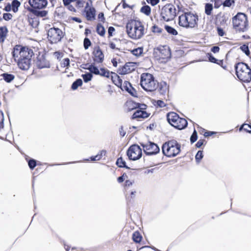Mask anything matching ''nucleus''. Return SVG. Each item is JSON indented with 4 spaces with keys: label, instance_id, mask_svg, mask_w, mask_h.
Instances as JSON below:
<instances>
[{
    "label": "nucleus",
    "instance_id": "nucleus-1",
    "mask_svg": "<svg viewBox=\"0 0 251 251\" xmlns=\"http://www.w3.org/2000/svg\"><path fill=\"white\" fill-rule=\"evenodd\" d=\"M64 6L71 12L75 13L78 10H81V14L87 21L96 20V9L93 6L92 0L86 2L84 0H62Z\"/></svg>",
    "mask_w": 251,
    "mask_h": 251
},
{
    "label": "nucleus",
    "instance_id": "nucleus-2",
    "mask_svg": "<svg viewBox=\"0 0 251 251\" xmlns=\"http://www.w3.org/2000/svg\"><path fill=\"white\" fill-rule=\"evenodd\" d=\"M12 53L20 69L27 70L29 68L31 58L34 54L32 50L21 45H16L13 48Z\"/></svg>",
    "mask_w": 251,
    "mask_h": 251
},
{
    "label": "nucleus",
    "instance_id": "nucleus-3",
    "mask_svg": "<svg viewBox=\"0 0 251 251\" xmlns=\"http://www.w3.org/2000/svg\"><path fill=\"white\" fill-rule=\"evenodd\" d=\"M126 32L130 39L137 40L142 38L147 32L144 23L138 20L131 19L126 24Z\"/></svg>",
    "mask_w": 251,
    "mask_h": 251
},
{
    "label": "nucleus",
    "instance_id": "nucleus-4",
    "mask_svg": "<svg viewBox=\"0 0 251 251\" xmlns=\"http://www.w3.org/2000/svg\"><path fill=\"white\" fill-rule=\"evenodd\" d=\"M198 16L191 12H184L178 17V25L186 28H193L198 26Z\"/></svg>",
    "mask_w": 251,
    "mask_h": 251
},
{
    "label": "nucleus",
    "instance_id": "nucleus-5",
    "mask_svg": "<svg viewBox=\"0 0 251 251\" xmlns=\"http://www.w3.org/2000/svg\"><path fill=\"white\" fill-rule=\"evenodd\" d=\"M140 85L142 88L147 92L155 91L158 87V82L155 79L152 74L143 73L140 77Z\"/></svg>",
    "mask_w": 251,
    "mask_h": 251
},
{
    "label": "nucleus",
    "instance_id": "nucleus-6",
    "mask_svg": "<svg viewBox=\"0 0 251 251\" xmlns=\"http://www.w3.org/2000/svg\"><path fill=\"white\" fill-rule=\"evenodd\" d=\"M181 145L175 140H171L164 143L162 147V152L168 157L176 156L180 152Z\"/></svg>",
    "mask_w": 251,
    "mask_h": 251
},
{
    "label": "nucleus",
    "instance_id": "nucleus-7",
    "mask_svg": "<svg viewBox=\"0 0 251 251\" xmlns=\"http://www.w3.org/2000/svg\"><path fill=\"white\" fill-rule=\"evenodd\" d=\"M234 68L238 78L244 82L251 81V69L243 62H239L235 64Z\"/></svg>",
    "mask_w": 251,
    "mask_h": 251
},
{
    "label": "nucleus",
    "instance_id": "nucleus-8",
    "mask_svg": "<svg viewBox=\"0 0 251 251\" xmlns=\"http://www.w3.org/2000/svg\"><path fill=\"white\" fill-rule=\"evenodd\" d=\"M168 123L175 128L181 130L185 128L188 125L187 120L181 118L176 112H170L167 115Z\"/></svg>",
    "mask_w": 251,
    "mask_h": 251
},
{
    "label": "nucleus",
    "instance_id": "nucleus-9",
    "mask_svg": "<svg viewBox=\"0 0 251 251\" xmlns=\"http://www.w3.org/2000/svg\"><path fill=\"white\" fill-rule=\"evenodd\" d=\"M234 29L239 32H244L248 28V21L247 16L242 13H238L232 20Z\"/></svg>",
    "mask_w": 251,
    "mask_h": 251
},
{
    "label": "nucleus",
    "instance_id": "nucleus-10",
    "mask_svg": "<svg viewBox=\"0 0 251 251\" xmlns=\"http://www.w3.org/2000/svg\"><path fill=\"white\" fill-rule=\"evenodd\" d=\"M176 16V10L175 6L172 4H166L160 10V19L164 21H171L174 20Z\"/></svg>",
    "mask_w": 251,
    "mask_h": 251
},
{
    "label": "nucleus",
    "instance_id": "nucleus-11",
    "mask_svg": "<svg viewBox=\"0 0 251 251\" xmlns=\"http://www.w3.org/2000/svg\"><path fill=\"white\" fill-rule=\"evenodd\" d=\"M171 56V50L167 46H159L154 49V57L161 62H167L170 58Z\"/></svg>",
    "mask_w": 251,
    "mask_h": 251
},
{
    "label": "nucleus",
    "instance_id": "nucleus-12",
    "mask_svg": "<svg viewBox=\"0 0 251 251\" xmlns=\"http://www.w3.org/2000/svg\"><path fill=\"white\" fill-rule=\"evenodd\" d=\"M64 34L60 28L52 27L48 30V38L51 43H57L61 40Z\"/></svg>",
    "mask_w": 251,
    "mask_h": 251
},
{
    "label": "nucleus",
    "instance_id": "nucleus-13",
    "mask_svg": "<svg viewBox=\"0 0 251 251\" xmlns=\"http://www.w3.org/2000/svg\"><path fill=\"white\" fill-rule=\"evenodd\" d=\"M126 154L129 160H138L142 156V149L137 145H132L127 150Z\"/></svg>",
    "mask_w": 251,
    "mask_h": 251
},
{
    "label": "nucleus",
    "instance_id": "nucleus-14",
    "mask_svg": "<svg viewBox=\"0 0 251 251\" xmlns=\"http://www.w3.org/2000/svg\"><path fill=\"white\" fill-rule=\"evenodd\" d=\"M147 107L146 104L141 103L132 114L131 119L139 120L148 118L150 116V113L146 111Z\"/></svg>",
    "mask_w": 251,
    "mask_h": 251
},
{
    "label": "nucleus",
    "instance_id": "nucleus-15",
    "mask_svg": "<svg viewBox=\"0 0 251 251\" xmlns=\"http://www.w3.org/2000/svg\"><path fill=\"white\" fill-rule=\"evenodd\" d=\"M144 152L147 155L156 154L159 152L160 149L157 144L149 142L146 144L140 143Z\"/></svg>",
    "mask_w": 251,
    "mask_h": 251
},
{
    "label": "nucleus",
    "instance_id": "nucleus-16",
    "mask_svg": "<svg viewBox=\"0 0 251 251\" xmlns=\"http://www.w3.org/2000/svg\"><path fill=\"white\" fill-rule=\"evenodd\" d=\"M92 54L94 64L103 62L104 54L99 46H95L94 48Z\"/></svg>",
    "mask_w": 251,
    "mask_h": 251
},
{
    "label": "nucleus",
    "instance_id": "nucleus-17",
    "mask_svg": "<svg viewBox=\"0 0 251 251\" xmlns=\"http://www.w3.org/2000/svg\"><path fill=\"white\" fill-rule=\"evenodd\" d=\"M135 70V65L133 62H127L118 69V72L121 75L129 74Z\"/></svg>",
    "mask_w": 251,
    "mask_h": 251
},
{
    "label": "nucleus",
    "instance_id": "nucleus-18",
    "mask_svg": "<svg viewBox=\"0 0 251 251\" xmlns=\"http://www.w3.org/2000/svg\"><path fill=\"white\" fill-rule=\"evenodd\" d=\"M27 18L29 25L32 27L35 28L38 25L39 22L36 13H34L30 10V12L27 15Z\"/></svg>",
    "mask_w": 251,
    "mask_h": 251
},
{
    "label": "nucleus",
    "instance_id": "nucleus-19",
    "mask_svg": "<svg viewBox=\"0 0 251 251\" xmlns=\"http://www.w3.org/2000/svg\"><path fill=\"white\" fill-rule=\"evenodd\" d=\"M47 0H29L30 5L34 9H42L47 5Z\"/></svg>",
    "mask_w": 251,
    "mask_h": 251
},
{
    "label": "nucleus",
    "instance_id": "nucleus-20",
    "mask_svg": "<svg viewBox=\"0 0 251 251\" xmlns=\"http://www.w3.org/2000/svg\"><path fill=\"white\" fill-rule=\"evenodd\" d=\"M141 103H138L132 100H128L124 104V107L125 109L128 111H131L136 110L139 106Z\"/></svg>",
    "mask_w": 251,
    "mask_h": 251
},
{
    "label": "nucleus",
    "instance_id": "nucleus-21",
    "mask_svg": "<svg viewBox=\"0 0 251 251\" xmlns=\"http://www.w3.org/2000/svg\"><path fill=\"white\" fill-rule=\"evenodd\" d=\"M228 20V17L226 14H219L216 17V25L219 24L221 26H226L227 25L226 22Z\"/></svg>",
    "mask_w": 251,
    "mask_h": 251
},
{
    "label": "nucleus",
    "instance_id": "nucleus-22",
    "mask_svg": "<svg viewBox=\"0 0 251 251\" xmlns=\"http://www.w3.org/2000/svg\"><path fill=\"white\" fill-rule=\"evenodd\" d=\"M122 87L123 89V91H126L132 96H134L137 94V91L136 90L132 87L131 83L127 81H125L124 82Z\"/></svg>",
    "mask_w": 251,
    "mask_h": 251
},
{
    "label": "nucleus",
    "instance_id": "nucleus-23",
    "mask_svg": "<svg viewBox=\"0 0 251 251\" xmlns=\"http://www.w3.org/2000/svg\"><path fill=\"white\" fill-rule=\"evenodd\" d=\"M111 80L112 82L116 85L118 87L121 88L122 90H123L122 87V79L120 78V77L115 73H112V74L110 76Z\"/></svg>",
    "mask_w": 251,
    "mask_h": 251
},
{
    "label": "nucleus",
    "instance_id": "nucleus-24",
    "mask_svg": "<svg viewBox=\"0 0 251 251\" xmlns=\"http://www.w3.org/2000/svg\"><path fill=\"white\" fill-rule=\"evenodd\" d=\"M36 65L38 68L43 69L49 68L50 66V63L45 58H41L37 60Z\"/></svg>",
    "mask_w": 251,
    "mask_h": 251
},
{
    "label": "nucleus",
    "instance_id": "nucleus-25",
    "mask_svg": "<svg viewBox=\"0 0 251 251\" xmlns=\"http://www.w3.org/2000/svg\"><path fill=\"white\" fill-rule=\"evenodd\" d=\"M8 29L5 26L0 27V43L4 42L8 34Z\"/></svg>",
    "mask_w": 251,
    "mask_h": 251
},
{
    "label": "nucleus",
    "instance_id": "nucleus-26",
    "mask_svg": "<svg viewBox=\"0 0 251 251\" xmlns=\"http://www.w3.org/2000/svg\"><path fill=\"white\" fill-rule=\"evenodd\" d=\"M106 154L105 150L100 151L96 155L91 156L90 159L92 161H99L105 157Z\"/></svg>",
    "mask_w": 251,
    "mask_h": 251
},
{
    "label": "nucleus",
    "instance_id": "nucleus-27",
    "mask_svg": "<svg viewBox=\"0 0 251 251\" xmlns=\"http://www.w3.org/2000/svg\"><path fill=\"white\" fill-rule=\"evenodd\" d=\"M96 30L98 35L100 37H105L106 31L104 27L102 25L101 23H98L96 27Z\"/></svg>",
    "mask_w": 251,
    "mask_h": 251
},
{
    "label": "nucleus",
    "instance_id": "nucleus-28",
    "mask_svg": "<svg viewBox=\"0 0 251 251\" xmlns=\"http://www.w3.org/2000/svg\"><path fill=\"white\" fill-rule=\"evenodd\" d=\"M144 48L138 47L130 50V52L134 56L139 57L143 55Z\"/></svg>",
    "mask_w": 251,
    "mask_h": 251
},
{
    "label": "nucleus",
    "instance_id": "nucleus-29",
    "mask_svg": "<svg viewBox=\"0 0 251 251\" xmlns=\"http://www.w3.org/2000/svg\"><path fill=\"white\" fill-rule=\"evenodd\" d=\"M143 237L139 231H136L133 233L132 239L135 243H140Z\"/></svg>",
    "mask_w": 251,
    "mask_h": 251
},
{
    "label": "nucleus",
    "instance_id": "nucleus-30",
    "mask_svg": "<svg viewBox=\"0 0 251 251\" xmlns=\"http://www.w3.org/2000/svg\"><path fill=\"white\" fill-rule=\"evenodd\" d=\"M159 93L161 94H164L168 90V87L166 82L162 81L158 82V87L157 89Z\"/></svg>",
    "mask_w": 251,
    "mask_h": 251
},
{
    "label": "nucleus",
    "instance_id": "nucleus-31",
    "mask_svg": "<svg viewBox=\"0 0 251 251\" xmlns=\"http://www.w3.org/2000/svg\"><path fill=\"white\" fill-rule=\"evenodd\" d=\"M3 79L7 83L11 82L15 79V75L8 73H3L0 75Z\"/></svg>",
    "mask_w": 251,
    "mask_h": 251
},
{
    "label": "nucleus",
    "instance_id": "nucleus-32",
    "mask_svg": "<svg viewBox=\"0 0 251 251\" xmlns=\"http://www.w3.org/2000/svg\"><path fill=\"white\" fill-rule=\"evenodd\" d=\"M216 28L217 34L219 36L224 37L226 35V32L225 29L226 26H222L218 24L217 25H216Z\"/></svg>",
    "mask_w": 251,
    "mask_h": 251
},
{
    "label": "nucleus",
    "instance_id": "nucleus-33",
    "mask_svg": "<svg viewBox=\"0 0 251 251\" xmlns=\"http://www.w3.org/2000/svg\"><path fill=\"white\" fill-rule=\"evenodd\" d=\"M100 74L99 75L101 76L106 77L107 78H109L112 74V72H110L107 69L104 68H101L100 70Z\"/></svg>",
    "mask_w": 251,
    "mask_h": 251
},
{
    "label": "nucleus",
    "instance_id": "nucleus-34",
    "mask_svg": "<svg viewBox=\"0 0 251 251\" xmlns=\"http://www.w3.org/2000/svg\"><path fill=\"white\" fill-rule=\"evenodd\" d=\"M116 164L120 168H126L127 169L129 168L126 166V161L122 157H120L117 159Z\"/></svg>",
    "mask_w": 251,
    "mask_h": 251
},
{
    "label": "nucleus",
    "instance_id": "nucleus-35",
    "mask_svg": "<svg viewBox=\"0 0 251 251\" xmlns=\"http://www.w3.org/2000/svg\"><path fill=\"white\" fill-rule=\"evenodd\" d=\"M26 160L27 161L28 166L31 170H33L36 166L41 165V163H37L36 160L34 159H29L27 160L26 158Z\"/></svg>",
    "mask_w": 251,
    "mask_h": 251
},
{
    "label": "nucleus",
    "instance_id": "nucleus-36",
    "mask_svg": "<svg viewBox=\"0 0 251 251\" xmlns=\"http://www.w3.org/2000/svg\"><path fill=\"white\" fill-rule=\"evenodd\" d=\"M140 12L146 16H150L151 14V8L149 5H145L141 7Z\"/></svg>",
    "mask_w": 251,
    "mask_h": 251
},
{
    "label": "nucleus",
    "instance_id": "nucleus-37",
    "mask_svg": "<svg viewBox=\"0 0 251 251\" xmlns=\"http://www.w3.org/2000/svg\"><path fill=\"white\" fill-rule=\"evenodd\" d=\"M163 29L156 25H154L151 27V31L154 34H160L163 31Z\"/></svg>",
    "mask_w": 251,
    "mask_h": 251
},
{
    "label": "nucleus",
    "instance_id": "nucleus-38",
    "mask_svg": "<svg viewBox=\"0 0 251 251\" xmlns=\"http://www.w3.org/2000/svg\"><path fill=\"white\" fill-rule=\"evenodd\" d=\"M165 29L168 33L173 35H176L178 34V32L176 29L168 25H165Z\"/></svg>",
    "mask_w": 251,
    "mask_h": 251
},
{
    "label": "nucleus",
    "instance_id": "nucleus-39",
    "mask_svg": "<svg viewBox=\"0 0 251 251\" xmlns=\"http://www.w3.org/2000/svg\"><path fill=\"white\" fill-rule=\"evenodd\" d=\"M82 85V81L80 78L77 79L74 81L71 86L72 90H76L79 86H81Z\"/></svg>",
    "mask_w": 251,
    "mask_h": 251
},
{
    "label": "nucleus",
    "instance_id": "nucleus-40",
    "mask_svg": "<svg viewBox=\"0 0 251 251\" xmlns=\"http://www.w3.org/2000/svg\"><path fill=\"white\" fill-rule=\"evenodd\" d=\"M21 3L18 0H13L12 2L11 6L12 10L14 12H16L18 10V7L20 6Z\"/></svg>",
    "mask_w": 251,
    "mask_h": 251
},
{
    "label": "nucleus",
    "instance_id": "nucleus-41",
    "mask_svg": "<svg viewBox=\"0 0 251 251\" xmlns=\"http://www.w3.org/2000/svg\"><path fill=\"white\" fill-rule=\"evenodd\" d=\"M88 70L91 74H94L96 75H99L100 74V70H99L98 67L95 66L94 64H91L88 68Z\"/></svg>",
    "mask_w": 251,
    "mask_h": 251
},
{
    "label": "nucleus",
    "instance_id": "nucleus-42",
    "mask_svg": "<svg viewBox=\"0 0 251 251\" xmlns=\"http://www.w3.org/2000/svg\"><path fill=\"white\" fill-rule=\"evenodd\" d=\"M213 10V5L211 3H206L205 5V13L207 15H211Z\"/></svg>",
    "mask_w": 251,
    "mask_h": 251
},
{
    "label": "nucleus",
    "instance_id": "nucleus-43",
    "mask_svg": "<svg viewBox=\"0 0 251 251\" xmlns=\"http://www.w3.org/2000/svg\"><path fill=\"white\" fill-rule=\"evenodd\" d=\"M244 130L245 131L249 133L251 132V125L248 124H244L239 128V131Z\"/></svg>",
    "mask_w": 251,
    "mask_h": 251
},
{
    "label": "nucleus",
    "instance_id": "nucleus-44",
    "mask_svg": "<svg viewBox=\"0 0 251 251\" xmlns=\"http://www.w3.org/2000/svg\"><path fill=\"white\" fill-rule=\"evenodd\" d=\"M82 77L85 82H88V81H90L92 79L93 77V75L91 73H88L82 75Z\"/></svg>",
    "mask_w": 251,
    "mask_h": 251
},
{
    "label": "nucleus",
    "instance_id": "nucleus-45",
    "mask_svg": "<svg viewBox=\"0 0 251 251\" xmlns=\"http://www.w3.org/2000/svg\"><path fill=\"white\" fill-rule=\"evenodd\" d=\"M135 191L131 192L129 196L126 197V200L127 204H129L133 201L135 199Z\"/></svg>",
    "mask_w": 251,
    "mask_h": 251
},
{
    "label": "nucleus",
    "instance_id": "nucleus-46",
    "mask_svg": "<svg viewBox=\"0 0 251 251\" xmlns=\"http://www.w3.org/2000/svg\"><path fill=\"white\" fill-rule=\"evenodd\" d=\"M203 151H199L195 156V160L198 163L201 162V159L203 158Z\"/></svg>",
    "mask_w": 251,
    "mask_h": 251
},
{
    "label": "nucleus",
    "instance_id": "nucleus-47",
    "mask_svg": "<svg viewBox=\"0 0 251 251\" xmlns=\"http://www.w3.org/2000/svg\"><path fill=\"white\" fill-rule=\"evenodd\" d=\"M92 43L90 39L88 38H85L83 41V46L85 50H87L91 46Z\"/></svg>",
    "mask_w": 251,
    "mask_h": 251
},
{
    "label": "nucleus",
    "instance_id": "nucleus-48",
    "mask_svg": "<svg viewBox=\"0 0 251 251\" xmlns=\"http://www.w3.org/2000/svg\"><path fill=\"white\" fill-rule=\"evenodd\" d=\"M31 11L32 12H33L34 13H36V14L37 15V17L38 18L39 16L41 17H45L47 14V12L45 10L41 11H37L36 10H34L33 9H31Z\"/></svg>",
    "mask_w": 251,
    "mask_h": 251
},
{
    "label": "nucleus",
    "instance_id": "nucleus-49",
    "mask_svg": "<svg viewBox=\"0 0 251 251\" xmlns=\"http://www.w3.org/2000/svg\"><path fill=\"white\" fill-rule=\"evenodd\" d=\"M241 50L244 52L246 55H249L250 53L249 47L248 45L244 44L240 48Z\"/></svg>",
    "mask_w": 251,
    "mask_h": 251
},
{
    "label": "nucleus",
    "instance_id": "nucleus-50",
    "mask_svg": "<svg viewBox=\"0 0 251 251\" xmlns=\"http://www.w3.org/2000/svg\"><path fill=\"white\" fill-rule=\"evenodd\" d=\"M198 139V136H197V133L196 130H194V132H193L191 137H190V142L191 143H194Z\"/></svg>",
    "mask_w": 251,
    "mask_h": 251
},
{
    "label": "nucleus",
    "instance_id": "nucleus-51",
    "mask_svg": "<svg viewBox=\"0 0 251 251\" xmlns=\"http://www.w3.org/2000/svg\"><path fill=\"white\" fill-rule=\"evenodd\" d=\"M234 2V0H225L222 3L224 7H230Z\"/></svg>",
    "mask_w": 251,
    "mask_h": 251
},
{
    "label": "nucleus",
    "instance_id": "nucleus-52",
    "mask_svg": "<svg viewBox=\"0 0 251 251\" xmlns=\"http://www.w3.org/2000/svg\"><path fill=\"white\" fill-rule=\"evenodd\" d=\"M216 64L221 66L224 70H228V66L224 64L223 60H217Z\"/></svg>",
    "mask_w": 251,
    "mask_h": 251
},
{
    "label": "nucleus",
    "instance_id": "nucleus-53",
    "mask_svg": "<svg viewBox=\"0 0 251 251\" xmlns=\"http://www.w3.org/2000/svg\"><path fill=\"white\" fill-rule=\"evenodd\" d=\"M206 143V141L204 139H200L197 143L196 144V147L197 148H201L203 145H205Z\"/></svg>",
    "mask_w": 251,
    "mask_h": 251
},
{
    "label": "nucleus",
    "instance_id": "nucleus-54",
    "mask_svg": "<svg viewBox=\"0 0 251 251\" xmlns=\"http://www.w3.org/2000/svg\"><path fill=\"white\" fill-rule=\"evenodd\" d=\"M207 57H208V60L210 62H212V63H216V62L217 61V60L216 58H215L211 53H208L207 54Z\"/></svg>",
    "mask_w": 251,
    "mask_h": 251
},
{
    "label": "nucleus",
    "instance_id": "nucleus-55",
    "mask_svg": "<svg viewBox=\"0 0 251 251\" xmlns=\"http://www.w3.org/2000/svg\"><path fill=\"white\" fill-rule=\"evenodd\" d=\"M115 31V29L113 26H110L108 29V37L110 38L113 36L114 32Z\"/></svg>",
    "mask_w": 251,
    "mask_h": 251
},
{
    "label": "nucleus",
    "instance_id": "nucleus-56",
    "mask_svg": "<svg viewBox=\"0 0 251 251\" xmlns=\"http://www.w3.org/2000/svg\"><path fill=\"white\" fill-rule=\"evenodd\" d=\"M126 178H127V176L124 173L122 176L118 177L117 181L119 183H122Z\"/></svg>",
    "mask_w": 251,
    "mask_h": 251
},
{
    "label": "nucleus",
    "instance_id": "nucleus-57",
    "mask_svg": "<svg viewBox=\"0 0 251 251\" xmlns=\"http://www.w3.org/2000/svg\"><path fill=\"white\" fill-rule=\"evenodd\" d=\"M70 66V60L68 58H66L63 60L62 66L63 67H68Z\"/></svg>",
    "mask_w": 251,
    "mask_h": 251
},
{
    "label": "nucleus",
    "instance_id": "nucleus-58",
    "mask_svg": "<svg viewBox=\"0 0 251 251\" xmlns=\"http://www.w3.org/2000/svg\"><path fill=\"white\" fill-rule=\"evenodd\" d=\"M98 20L100 22L104 23L105 21V18L104 16L103 12H100L98 16Z\"/></svg>",
    "mask_w": 251,
    "mask_h": 251
},
{
    "label": "nucleus",
    "instance_id": "nucleus-59",
    "mask_svg": "<svg viewBox=\"0 0 251 251\" xmlns=\"http://www.w3.org/2000/svg\"><path fill=\"white\" fill-rule=\"evenodd\" d=\"M12 18V15L10 13H5L3 14V18L6 21H8V20L11 19Z\"/></svg>",
    "mask_w": 251,
    "mask_h": 251
},
{
    "label": "nucleus",
    "instance_id": "nucleus-60",
    "mask_svg": "<svg viewBox=\"0 0 251 251\" xmlns=\"http://www.w3.org/2000/svg\"><path fill=\"white\" fill-rule=\"evenodd\" d=\"M201 131H204L203 135L204 136V137H206L210 136L212 135H213V134H214V132L208 131L205 130L203 128H201Z\"/></svg>",
    "mask_w": 251,
    "mask_h": 251
},
{
    "label": "nucleus",
    "instance_id": "nucleus-61",
    "mask_svg": "<svg viewBox=\"0 0 251 251\" xmlns=\"http://www.w3.org/2000/svg\"><path fill=\"white\" fill-rule=\"evenodd\" d=\"M4 116L3 112L0 110V128L3 126Z\"/></svg>",
    "mask_w": 251,
    "mask_h": 251
},
{
    "label": "nucleus",
    "instance_id": "nucleus-62",
    "mask_svg": "<svg viewBox=\"0 0 251 251\" xmlns=\"http://www.w3.org/2000/svg\"><path fill=\"white\" fill-rule=\"evenodd\" d=\"M146 1L152 6H155L159 2V0H146Z\"/></svg>",
    "mask_w": 251,
    "mask_h": 251
},
{
    "label": "nucleus",
    "instance_id": "nucleus-63",
    "mask_svg": "<svg viewBox=\"0 0 251 251\" xmlns=\"http://www.w3.org/2000/svg\"><path fill=\"white\" fill-rule=\"evenodd\" d=\"M156 104L160 107H164L166 106L165 103L161 100H158L156 101Z\"/></svg>",
    "mask_w": 251,
    "mask_h": 251
},
{
    "label": "nucleus",
    "instance_id": "nucleus-64",
    "mask_svg": "<svg viewBox=\"0 0 251 251\" xmlns=\"http://www.w3.org/2000/svg\"><path fill=\"white\" fill-rule=\"evenodd\" d=\"M211 51L214 53H218L220 51V48L218 46H214L211 49Z\"/></svg>",
    "mask_w": 251,
    "mask_h": 251
}]
</instances>
